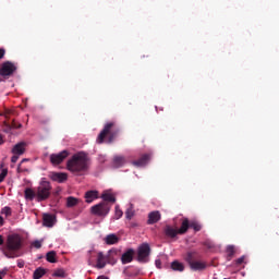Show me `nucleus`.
I'll return each mask as SVG.
<instances>
[{"label":"nucleus","mask_w":279,"mask_h":279,"mask_svg":"<svg viewBox=\"0 0 279 279\" xmlns=\"http://www.w3.org/2000/svg\"><path fill=\"white\" fill-rule=\"evenodd\" d=\"M80 203V198H75V196H68L66 198V207L68 208H73L77 206Z\"/></svg>","instance_id":"b1692460"},{"label":"nucleus","mask_w":279,"mask_h":279,"mask_svg":"<svg viewBox=\"0 0 279 279\" xmlns=\"http://www.w3.org/2000/svg\"><path fill=\"white\" fill-rule=\"evenodd\" d=\"M155 266H157V268L161 269L162 268V263L160 259L155 260Z\"/></svg>","instance_id":"37998d69"},{"label":"nucleus","mask_w":279,"mask_h":279,"mask_svg":"<svg viewBox=\"0 0 279 279\" xmlns=\"http://www.w3.org/2000/svg\"><path fill=\"white\" fill-rule=\"evenodd\" d=\"M49 178L53 182L64 183L68 180L66 172H50Z\"/></svg>","instance_id":"f8f14e48"},{"label":"nucleus","mask_w":279,"mask_h":279,"mask_svg":"<svg viewBox=\"0 0 279 279\" xmlns=\"http://www.w3.org/2000/svg\"><path fill=\"white\" fill-rule=\"evenodd\" d=\"M235 255V246L234 245H229L227 246V258L231 260Z\"/></svg>","instance_id":"c85d7f7f"},{"label":"nucleus","mask_w":279,"mask_h":279,"mask_svg":"<svg viewBox=\"0 0 279 279\" xmlns=\"http://www.w3.org/2000/svg\"><path fill=\"white\" fill-rule=\"evenodd\" d=\"M9 272L8 268H3L2 270H0V279H3Z\"/></svg>","instance_id":"e433bc0d"},{"label":"nucleus","mask_w":279,"mask_h":279,"mask_svg":"<svg viewBox=\"0 0 279 279\" xmlns=\"http://www.w3.org/2000/svg\"><path fill=\"white\" fill-rule=\"evenodd\" d=\"M4 225V220L2 218V216H0V226H3Z\"/></svg>","instance_id":"49530a36"},{"label":"nucleus","mask_w":279,"mask_h":279,"mask_svg":"<svg viewBox=\"0 0 279 279\" xmlns=\"http://www.w3.org/2000/svg\"><path fill=\"white\" fill-rule=\"evenodd\" d=\"M66 275H65V271L63 269H58L53 272V277H58V278H64Z\"/></svg>","instance_id":"f704fd0d"},{"label":"nucleus","mask_w":279,"mask_h":279,"mask_svg":"<svg viewBox=\"0 0 279 279\" xmlns=\"http://www.w3.org/2000/svg\"><path fill=\"white\" fill-rule=\"evenodd\" d=\"M27 161H28V159H22L20 166H17V172H19V173L28 172L27 168H23V167H22V165H23L24 162H27Z\"/></svg>","instance_id":"72a5a7b5"},{"label":"nucleus","mask_w":279,"mask_h":279,"mask_svg":"<svg viewBox=\"0 0 279 279\" xmlns=\"http://www.w3.org/2000/svg\"><path fill=\"white\" fill-rule=\"evenodd\" d=\"M170 268H172V270L179 271V272H182L185 269L184 265L178 260L172 262V264L170 265Z\"/></svg>","instance_id":"393cba45"},{"label":"nucleus","mask_w":279,"mask_h":279,"mask_svg":"<svg viewBox=\"0 0 279 279\" xmlns=\"http://www.w3.org/2000/svg\"><path fill=\"white\" fill-rule=\"evenodd\" d=\"M108 264L107 262V256H105L101 252L98 254L97 257V265L96 268L98 269H104L106 265Z\"/></svg>","instance_id":"aec40b11"},{"label":"nucleus","mask_w":279,"mask_h":279,"mask_svg":"<svg viewBox=\"0 0 279 279\" xmlns=\"http://www.w3.org/2000/svg\"><path fill=\"white\" fill-rule=\"evenodd\" d=\"M99 198V192L97 190H89L85 194V199L87 204H92L95 199Z\"/></svg>","instance_id":"dca6fc26"},{"label":"nucleus","mask_w":279,"mask_h":279,"mask_svg":"<svg viewBox=\"0 0 279 279\" xmlns=\"http://www.w3.org/2000/svg\"><path fill=\"white\" fill-rule=\"evenodd\" d=\"M150 253H151V248L149 244L144 243L138 247L137 260L144 264L148 263Z\"/></svg>","instance_id":"6e6552de"},{"label":"nucleus","mask_w":279,"mask_h":279,"mask_svg":"<svg viewBox=\"0 0 279 279\" xmlns=\"http://www.w3.org/2000/svg\"><path fill=\"white\" fill-rule=\"evenodd\" d=\"M8 172L7 170H2V172H0V183L3 182V180L5 179Z\"/></svg>","instance_id":"ea45409f"},{"label":"nucleus","mask_w":279,"mask_h":279,"mask_svg":"<svg viewBox=\"0 0 279 279\" xmlns=\"http://www.w3.org/2000/svg\"><path fill=\"white\" fill-rule=\"evenodd\" d=\"M15 252H17V251H10L9 250L8 252H4V255H5V257L13 259V258H16V257L20 256Z\"/></svg>","instance_id":"473e14b6"},{"label":"nucleus","mask_w":279,"mask_h":279,"mask_svg":"<svg viewBox=\"0 0 279 279\" xmlns=\"http://www.w3.org/2000/svg\"><path fill=\"white\" fill-rule=\"evenodd\" d=\"M179 234L180 233H179L178 229H174V227H171V225H166L163 227V235H166V238H168L170 240H177Z\"/></svg>","instance_id":"9b49d317"},{"label":"nucleus","mask_w":279,"mask_h":279,"mask_svg":"<svg viewBox=\"0 0 279 279\" xmlns=\"http://www.w3.org/2000/svg\"><path fill=\"white\" fill-rule=\"evenodd\" d=\"M24 266H25V262L22 260V259H19L17 260V267L22 269V268H24Z\"/></svg>","instance_id":"79ce46f5"},{"label":"nucleus","mask_w":279,"mask_h":279,"mask_svg":"<svg viewBox=\"0 0 279 279\" xmlns=\"http://www.w3.org/2000/svg\"><path fill=\"white\" fill-rule=\"evenodd\" d=\"M26 146H27V143L26 142H19L16 143L13 148H12V154H13V157L11 159V162L12 163H16L20 156H23L26 151Z\"/></svg>","instance_id":"0eeeda50"},{"label":"nucleus","mask_w":279,"mask_h":279,"mask_svg":"<svg viewBox=\"0 0 279 279\" xmlns=\"http://www.w3.org/2000/svg\"><path fill=\"white\" fill-rule=\"evenodd\" d=\"M3 244H4L3 235H0V246H2Z\"/></svg>","instance_id":"a18cd8bd"},{"label":"nucleus","mask_w":279,"mask_h":279,"mask_svg":"<svg viewBox=\"0 0 279 279\" xmlns=\"http://www.w3.org/2000/svg\"><path fill=\"white\" fill-rule=\"evenodd\" d=\"M69 156V150H62L61 153L50 155V162L53 166L61 165Z\"/></svg>","instance_id":"9d476101"},{"label":"nucleus","mask_w":279,"mask_h":279,"mask_svg":"<svg viewBox=\"0 0 279 279\" xmlns=\"http://www.w3.org/2000/svg\"><path fill=\"white\" fill-rule=\"evenodd\" d=\"M118 255V252L116 250L109 251L108 255L106 256L107 263L110 265H114L117 263L116 256Z\"/></svg>","instance_id":"4be33fe9"},{"label":"nucleus","mask_w":279,"mask_h":279,"mask_svg":"<svg viewBox=\"0 0 279 279\" xmlns=\"http://www.w3.org/2000/svg\"><path fill=\"white\" fill-rule=\"evenodd\" d=\"M185 262L190 265V269L194 271H203L207 268L206 263L198 260L196 253H187V255H185Z\"/></svg>","instance_id":"20e7f679"},{"label":"nucleus","mask_w":279,"mask_h":279,"mask_svg":"<svg viewBox=\"0 0 279 279\" xmlns=\"http://www.w3.org/2000/svg\"><path fill=\"white\" fill-rule=\"evenodd\" d=\"M46 275V270L41 267L34 271L33 279H41Z\"/></svg>","instance_id":"bb28decb"},{"label":"nucleus","mask_w":279,"mask_h":279,"mask_svg":"<svg viewBox=\"0 0 279 279\" xmlns=\"http://www.w3.org/2000/svg\"><path fill=\"white\" fill-rule=\"evenodd\" d=\"M56 256H57V253H56L54 251H51V252H49V253L46 255V259H47L49 263L54 264V263H57Z\"/></svg>","instance_id":"c756f323"},{"label":"nucleus","mask_w":279,"mask_h":279,"mask_svg":"<svg viewBox=\"0 0 279 279\" xmlns=\"http://www.w3.org/2000/svg\"><path fill=\"white\" fill-rule=\"evenodd\" d=\"M1 142H2V136L0 135V144H1Z\"/></svg>","instance_id":"09e8293b"},{"label":"nucleus","mask_w":279,"mask_h":279,"mask_svg":"<svg viewBox=\"0 0 279 279\" xmlns=\"http://www.w3.org/2000/svg\"><path fill=\"white\" fill-rule=\"evenodd\" d=\"M111 210V205L110 203H98V205H93L90 208V213L94 216L105 218L109 215Z\"/></svg>","instance_id":"39448f33"},{"label":"nucleus","mask_w":279,"mask_h":279,"mask_svg":"<svg viewBox=\"0 0 279 279\" xmlns=\"http://www.w3.org/2000/svg\"><path fill=\"white\" fill-rule=\"evenodd\" d=\"M120 241V239L116 235V233H109L106 239L105 242L107 245H114L118 244Z\"/></svg>","instance_id":"412c9836"},{"label":"nucleus","mask_w":279,"mask_h":279,"mask_svg":"<svg viewBox=\"0 0 279 279\" xmlns=\"http://www.w3.org/2000/svg\"><path fill=\"white\" fill-rule=\"evenodd\" d=\"M121 129L114 121L108 122L104 130L100 132V134L97 137L98 144H104L105 140L108 138V143L111 144L120 134Z\"/></svg>","instance_id":"f03ea898"},{"label":"nucleus","mask_w":279,"mask_h":279,"mask_svg":"<svg viewBox=\"0 0 279 279\" xmlns=\"http://www.w3.org/2000/svg\"><path fill=\"white\" fill-rule=\"evenodd\" d=\"M122 216H123V211H122V209H120V205H116L114 218L117 220H119V219H121Z\"/></svg>","instance_id":"7c9ffc66"},{"label":"nucleus","mask_w":279,"mask_h":279,"mask_svg":"<svg viewBox=\"0 0 279 279\" xmlns=\"http://www.w3.org/2000/svg\"><path fill=\"white\" fill-rule=\"evenodd\" d=\"M5 57V49L0 47V60L4 59Z\"/></svg>","instance_id":"a19ab883"},{"label":"nucleus","mask_w":279,"mask_h":279,"mask_svg":"<svg viewBox=\"0 0 279 279\" xmlns=\"http://www.w3.org/2000/svg\"><path fill=\"white\" fill-rule=\"evenodd\" d=\"M134 216H135V211H134L133 207H130L125 211V217H126L128 220H131Z\"/></svg>","instance_id":"2f4dec72"},{"label":"nucleus","mask_w":279,"mask_h":279,"mask_svg":"<svg viewBox=\"0 0 279 279\" xmlns=\"http://www.w3.org/2000/svg\"><path fill=\"white\" fill-rule=\"evenodd\" d=\"M7 247L10 251H20L22 248V239L16 234L9 235Z\"/></svg>","instance_id":"1a4fd4ad"},{"label":"nucleus","mask_w":279,"mask_h":279,"mask_svg":"<svg viewBox=\"0 0 279 279\" xmlns=\"http://www.w3.org/2000/svg\"><path fill=\"white\" fill-rule=\"evenodd\" d=\"M97 279H109V278L106 277V276H100V277H98Z\"/></svg>","instance_id":"de8ad7c7"},{"label":"nucleus","mask_w":279,"mask_h":279,"mask_svg":"<svg viewBox=\"0 0 279 279\" xmlns=\"http://www.w3.org/2000/svg\"><path fill=\"white\" fill-rule=\"evenodd\" d=\"M51 183L49 181H46L43 179V181L39 183L38 187H36V199L37 202H45L47 201L51 195Z\"/></svg>","instance_id":"7ed1b4c3"},{"label":"nucleus","mask_w":279,"mask_h":279,"mask_svg":"<svg viewBox=\"0 0 279 279\" xmlns=\"http://www.w3.org/2000/svg\"><path fill=\"white\" fill-rule=\"evenodd\" d=\"M101 198L104 199L101 203H112L114 204L117 202V198L114 195L111 194L110 190H106L102 194H101Z\"/></svg>","instance_id":"a211bd4d"},{"label":"nucleus","mask_w":279,"mask_h":279,"mask_svg":"<svg viewBox=\"0 0 279 279\" xmlns=\"http://www.w3.org/2000/svg\"><path fill=\"white\" fill-rule=\"evenodd\" d=\"M150 158L151 155L149 154L142 155L141 158H138L136 161H133V165L135 167H145L149 162Z\"/></svg>","instance_id":"2eb2a0df"},{"label":"nucleus","mask_w":279,"mask_h":279,"mask_svg":"<svg viewBox=\"0 0 279 279\" xmlns=\"http://www.w3.org/2000/svg\"><path fill=\"white\" fill-rule=\"evenodd\" d=\"M134 254H135V252H134L133 248L128 250V251L122 255V257H121L122 264H123V265H126V264L132 263L133 259H134Z\"/></svg>","instance_id":"4468645a"},{"label":"nucleus","mask_w":279,"mask_h":279,"mask_svg":"<svg viewBox=\"0 0 279 279\" xmlns=\"http://www.w3.org/2000/svg\"><path fill=\"white\" fill-rule=\"evenodd\" d=\"M244 260H245V256H241L240 258H238L235 260V265L236 266H241L244 263Z\"/></svg>","instance_id":"4c0bfd02"},{"label":"nucleus","mask_w":279,"mask_h":279,"mask_svg":"<svg viewBox=\"0 0 279 279\" xmlns=\"http://www.w3.org/2000/svg\"><path fill=\"white\" fill-rule=\"evenodd\" d=\"M17 71V65L12 61H4L0 66V76L9 78Z\"/></svg>","instance_id":"423d86ee"},{"label":"nucleus","mask_w":279,"mask_h":279,"mask_svg":"<svg viewBox=\"0 0 279 279\" xmlns=\"http://www.w3.org/2000/svg\"><path fill=\"white\" fill-rule=\"evenodd\" d=\"M56 223V216L52 214H44L43 216V225L47 228H52Z\"/></svg>","instance_id":"ddd939ff"},{"label":"nucleus","mask_w":279,"mask_h":279,"mask_svg":"<svg viewBox=\"0 0 279 279\" xmlns=\"http://www.w3.org/2000/svg\"><path fill=\"white\" fill-rule=\"evenodd\" d=\"M12 128H13V129H21V128H22V124H21V123L17 124V123L13 122V123H12Z\"/></svg>","instance_id":"c03bdc74"},{"label":"nucleus","mask_w":279,"mask_h":279,"mask_svg":"<svg viewBox=\"0 0 279 279\" xmlns=\"http://www.w3.org/2000/svg\"><path fill=\"white\" fill-rule=\"evenodd\" d=\"M125 162H126L125 157H122V156L114 157L113 159V165L116 168L123 167Z\"/></svg>","instance_id":"a878e982"},{"label":"nucleus","mask_w":279,"mask_h":279,"mask_svg":"<svg viewBox=\"0 0 279 279\" xmlns=\"http://www.w3.org/2000/svg\"><path fill=\"white\" fill-rule=\"evenodd\" d=\"M190 228H192L194 232H199L202 230V225L197 222V220H190Z\"/></svg>","instance_id":"cd10ccee"},{"label":"nucleus","mask_w":279,"mask_h":279,"mask_svg":"<svg viewBox=\"0 0 279 279\" xmlns=\"http://www.w3.org/2000/svg\"><path fill=\"white\" fill-rule=\"evenodd\" d=\"M1 214H2V215H5L7 217H10V216L12 215V209H11V207H3V208L1 209Z\"/></svg>","instance_id":"c9c22d12"},{"label":"nucleus","mask_w":279,"mask_h":279,"mask_svg":"<svg viewBox=\"0 0 279 279\" xmlns=\"http://www.w3.org/2000/svg\"><path fill=\"white\" fill-rule=\"evenodd\" d=\"M32 246L39 250V248H41V242L40 241H35V242L32 243Z\"/></svg>","instance_id":"58836bf2"},{"label":"nucleus","mask_w":279,"mask_h":279,"mask_svg":"<svg viewBox=\"0 0 279 279\" xmlns=\"http://www.w3.org/2000/svg\"><path fill=\"white\" fill-rule=\"evenodd\" d=\"M87 161L88 159L85 153H77V155H73L72 159H69L68 170L76 175H81L88 169Z\"/></svg>","instance_id":"f257e3e1"},{"label":"nucleus","mask_w":279,"mask_h":279,"mask_svg":"<svg viewBox=\"0 0 279 279\" xmlns=\"http://www.w3.org/2000/svg\"><path fill=\"white\" fill-rule=\"evenodd\" d=\"M190 228H191V220H189V218H183V220H181V227H179L178 229L179 234L181 235L185 234Z\"/></svg>","instance_id":"f3484780"},{"label":"nucleus","mask_w":279,"mask_h":279,"mask_svg":"<svg viewBox=\"0 0 279 279\" xmlns=\"http://www.w3.org/2000/svg\"><path fill=\"white\" fill-rule=\"evenodd\" d=\"M35 197L37 198L36 190H32V187H26V190H25V198L27 201H33Z\"/></svg>","instance_id":"5701e85b"},{"label":"nucleus","mask_w":279,"mask_h":279,"mask_svg":"<svg viewBox=\"0 0 279 279\" xmlns=\"http://www.w3.org/2000/svg\"><path fill=\"white\" fill-rule=\"evenodd\" d=\"M161 219V214L160 211H150V214H148V225H155L158 221H160Z\"/></svg>","instance_id":"6ab92c4d"}]
</instances>
